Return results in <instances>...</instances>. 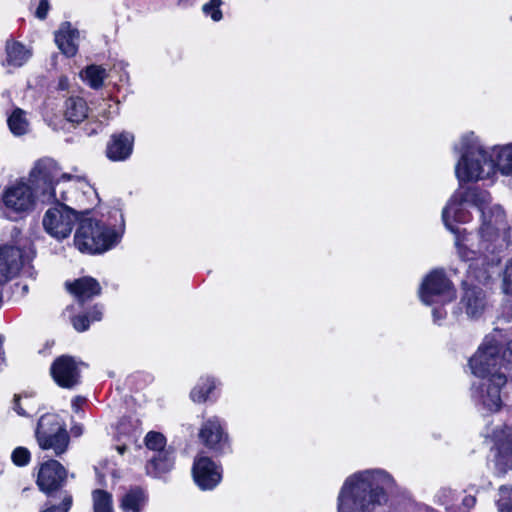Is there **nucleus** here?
<instances>
[{"label":"nucleus","mask_w":512,"mask_h":512,"mask_svg":"<svg viewBox=\"0 0 512 512\" xmlns=\"http://www.w3.org/2000/svg\"><path fill=\"white\" fill-rule=\"evenodd\" d=\"M460 258L470 262L468 272L478 282L490 278L489 268L500 262L502 252L512 247L510 229L504 210L500 205H492L481 213V225L477 234H468L455 240Z\"/></svg>","instance_id":"1"},{"label":"nucleus","mask_w":512,"mask_h":512,"mask_svg":"<svg viewBox=\"0 0 512 512\" xmlns=\"http://www.w3.org/2000/svg\"><path fill=\"white\" fill-rule=\"evenodd\" d=\"M497 335L485 337L478 351L469 360L472 373L481 379L472 385V399L486 412H497L502 406L501 390L512 366V340L503 343Z\"/></svg>","instance_id":"2"},{"label":"nucleus","mask_w":512,"mask_h":512,"mask_svg":"<svg viewBox=\"0 0 512 512\" xmlns=\"http://www.w3.org/2000/svg\"><path fill=\"white\" fill-rule=\"evenodd\" d=\"M36 191L42 203H55L43 216L42 225L47 234L58 241L70 236L75 224L79 222V214L65 204L69 201L68 194L72 191L73 176L62 173L57 163L50 158L36 163Z\"/></svg>","instance_id":"3"},{"label":"nucleus","mask_w":512,"mask_h":512,"mask_svg":"<svg viewBox=\"0 0 512 512\" xmlns=\"http://www.w3.org/2000/svg\"><path fill=\"white\" fill-rule=\"evenodd\" d=\"M397 484L387 471L368 469L356 472L343 483L337 497L338 512H376L385 505Z\"/></svg>","instance_id":"4"},{"label":"nucleus","mask_w":512,"mask_h":512,"mask_svg":"<svg viewBox=\"0 0 512 512\" xmlns=\"http://www.w3.org/2000/svg\"><path fill=\"white\" fill-rule=\"evenodd\" d=\"M454 149L461 153L455 167L460 183L491 178L496 170L503 175H512V143L493 147L488 152L473 132L461 138L460 146Z\"/></svg>","instance_id":"5"},{"label":"nucleus","mask_w":512,"mask_h":512,"mask_svg":"<svg viewBox=\"0 0 512 512\" xmlns=\"http://www.w3.org/2000/svg\"><path fill=\"white\" fill-rule=\"evenodd\" d=\"M74 235V245L82 253L101 254L114 247L120 239L115 229L93 219L79 220Z\"/></svg>","instance_id":"6"},{"label":"nucleus","mask_w":512,"mask_h":512,"mask_svg":"<svg viewBox=\"0 0 512 512\" xmlns=\"http://www.w3.org/2000/svg\"><path fill=\"white\" fill-rule=\"evenodd\" d=\"M35 436L42 450L52 451L55 457H61L68 451L70 436L65 422L56 414H45L40 417Z\"/></svg>","instance_id":"7"},{"label":"nucleus","mask_w":512,"mask_h":512,"mask_svg":"<svg viewBox=\"0 0 512 512\" xmlns=\"http://www.w3.org/2000/svg\"><path fill=\"white\" fill-rule=\"evenodd\" d=\"M36 166L31 172V182L33 187L26 183L19 182L8 187L2 195V203L5 214L10 219H16L14 215H22L30 211L35 200H39L36 191Z\"/></svg>","instance_id":"8"},{"label":"nucleus","mask_w":512,"mask_h":512,"mask_svg":"<svg viewBox=\"0 0 512 512\" xmlns=\"http://www.w3.org/2000/svg\"><path fill=\"white\" fill-rule=\"evenodd\" d=\"M419 297L425 305L452 302L456 298L454 285L442 269L431 271L423 279L419 288Z\"/></svg>","instance_id":"9"},{"label":"nucleus","mask_w":512,"mask_h":512,"mask_svg":"<svg viewBox=\"0 0 512 512\" xmlns=\"http://www.w3.org/2000/svg\"><path fill=\"white\" fill-rule=\"evenodd\" d=\"M67 476L66 468L59 461L49 459L41 464L36 482L39 489L48 497H55L57 494L61 497Z\"/></svg>","instance_id":"10"},{"label":"nucleus","mask_w":512,"mask_h":512,"mask_svg":"<svg viewBox=\"0 0 512 512\" xmlns=\"http://www.w3.org/2000/svg\"><path fill=\"white\" fill-rule=\"evenodd\" d=\"M50 373L54 381L62 388L72 389L80 383V370L75 359L62 355L54 360Z\"/></svg>","instance_id":"11"},{"label":"nucleus","mask_w":512,"mask_h":512,"mask_svg":"<svg viewBox=\"0 0 512 512\" xmlns=\"http://www.w3.org/2000/svg\"><path fill=\"white\" fill-rule=\"evenodd\" d=\"M192 474L202 490L215 488L222 479L221 468L207 456H199L194 460Z\"/></svg>","instance_id":"12"},{"label":"nucleus","mask_w":512,"mask_h":512,"mask_svg":"<svg viewBox=\"0 0 512 512\" xmlns=\"http://www.w3.org/2000/svg\"><path fill=\"white\" fill-rule=\"evenodd\" d=\"M199 438L208 449L217 454L224 453L229 447L228 435L218 417H212L203 423Z\"/></svg>","instance_id":"13"},{"label":"nucleus","mask_w":512,"mask_h":512,"mask_svg":"<svg viewBox=\"0 0 512 512\" xmlns=\"http://www.w3.org/2000/svg\"><path fill=\"white\" fill-rule=\"evenodd\" d=\"M464 204H466V201L454 199L453 194L442 211L444 225L456 235V238L459 237L460 239H463L466 235L461 236L460 231L454 227L453 222L467 223L472 218L471 213L464 207Z\"/></svg>","instance_id":"14"},{"label":"nucleus","mask_w":512,"mask_h":512,"mask_svg":"<svg viewBox=\"0 0 512 512\" xmlns=\"http://www.w3.org/2000/svg\"><path fill=\"white\" fill-rule=\"evenodd\" d=\"M134 146V135L123 131L111 135L106 146V156L111 161H125L132 152Z\"/></svg>","instance_id":"15"},{"label":"nucleus","mask_w":512,"mask_h":512,"mask_svg":"<svg viewBox=\"0 0 512 512\" xmlns=\"http://www.w3.org/2000/svg\"><path fill=\"white\" fill-rule=\"evenodd\" d=\"M23 265V254L14 246L0 247V285L15 276Z\"/></svg>","instance_id":"16"},{"label":"nucleus","mask_w":512,"mask_h":512,"mask_svg":"<svg viewBox=\"0 0 512 512\" xmlns=\"http://www.w3.org/2000/svg\"><path fill=\"white\" fill-rule=\"evenodd\" d=\"M66 287L80 304H84L86 301L101 293L99 282L92 277H82L72 283L67 282Z\"/></svg>","instance_id":"17"},{"label":"nucleus","mask_w":512,"mask_h":512,"mask_svg":"<svg viewBox=\"0 0 512 512\" xmlns=\"http://www.w3.org/2000/svg\"><path fill=\"white\" fill-rule=\"evenodd\" d=\"M461 303L470 318H478L486 306L483 289L478 286L465 287Z\"/></svg>","instance_id":"18"},{"label":"nucleus","mask_w":512,"mask_h":512,"mask_svg":"<svg viewBox=\"0 0 512 512\" xmlns=\"http://www.w3.org/2000/svg\"><path fill=\"white\" fill-rule=\"evenodd\" d=\"M454 199L466 201L467 204L475 206L481 213H483V210H488L492 206L490 193L476 186L466 189L460 187L454 192Z\"/></svg>","instance_id":"19"},{"label":"nucleus","mask_w":512,"mask_h":512,"mask_svg":"<svg viewBox=\"0 0 512 512\" xmlns=\"http://www.w3.org/2000/svg\"><path fill=\"white\" fill-rule=\"evenodd\" d=\"M79 31L71 27L69 22L61 25L60 29L55 32V42L59 50L67 57H73L78 51L77 39Z\"/></svg>","instance_id":"20"},{"label":"nucleus","mask_w":512,"mask_h":512,"mask_svg":"<svg viewBox=\"0 0 512 512\" xmlns=\"http://www.w3.org/2000/svg\"><path fill=\"white\" fill-rule=\"evenodd\" d=\"M174 466L173 451L165 450L155 454L146 464L148 475L153 477H161L172 470Z\"/></svg>","instance_id":"21"},{"label":"nucleus","mask_w":512,"mask_h":512,"mask_svg":"<svg viewBox=\"0 0 512 512\" xmlns=\"http://www.w3.org/2000/svg\"><path fill=\"white\" fill-rule=\"evenodd\" d=\"M495 466L499 473H506L512 469V437L505 440L496 439Z\"/></svg>","instance_id":"22"},{"label":"nucleus","mask_w":512,"mask_h":512,"mask_svg":"<svg viewBox=\"0 0 512 512\" xmlns=\"http://www.w3.org/2000/svg\"><path fill=\"white\" fill-rule=\"evenodd\" d=\"M5 52L6 59L2 62L3 66L21 67L31 56L30 51L23 44L13 40H7Z\"/></svg>","instance_id":"23"},{"label":"nucleus","mask_w":512,"mask_h":512,"mask_svg":"<svg viewBox=\"0 0 512 512\" xmlns=\"http://www.w3.org/2000/svg\"><path fill=\"white\" fill-rule=\"evenodd\" d=\"M64 116L69 122L80 123L88 116V105L79 96H71L64 103Z\"/></svg>","instance_id":"24"},{"label":"nucleus","mask_w":512,"mask_h":512,"mask_svg":"<svg viewBox=\"0 0 512 512\" xmlns=\"http://www.w3.org/2000/svg\"><path fill=\"white\" fill-rule=\"evenodd\" d=\"M147 500L146 492L140 487H135L122 497L120 507L124 512H141Z\"/></svg>","instance_id":"25"},{"label":"nucleus","mask_w":512,"mask_h":512,"mask_svg":"<svg viewBox=\"0 0 512 512\" xmlns=\"http://www.w3.org/2000/svg\"><path fill=\"white\" fill-rule=\"evenodd\" d=\"M8 127L15 136H22L29 131V122L26 113L20 108L13 110L7 119Z\"/></svg>","instance_id":"26"},{"label":"nucleus","mask_w":512,"mask_h":512,"mask_svg":"<svg viewBox=\"0 0 512 512\" xmlns=\"http://www.w3.org/2000/svg\"><path fill=\"white\" fill-rule=\"evenodd\" d=\"M216 383L213 378H201L197 385L192 389L190 397L194 402H205L212 391L215 389Z\"/></svg>","instance_id":"27"},{"label":"nucleus","mask_w":512,"mask_h":512,"mask_svg":"<svg viewBox=\"0 0 512 512\" xmlns=\"http://www.w3.org/2000/svg\"><path fill=\"white\" fill-rule=\"evenodd\" d=\"M106 76V70L98 65H90L82 72L83 79L93 89L101 88Z\"/></svg>","instance_id":"28"},{"label":"nucleus","mask_w":512,"mask_h":512,"mask_svg":"<svg viewBox=\"0 0 512 512\" xmlns=\"http://www.w3.org/2000/svg\"><path fill=\"white\" fill-rule=\"evenodd\" d=\"M93 512H114L112 495L102 489L92 492Z\"/></svg>","instance_id":"29"},{"label":"nucleus","mask_w":512,"mask_h":512,"mask_svg":"<svg viewBox=\"0 0 512 512\" xmlns=\"http://www.w3.org/2000/svg\"><path fill=\"white\" fill-rule=\"evenodd\" d=\"M145 445L149 450L155 451L157 454L160 451L166 450V438L160 432L150 431L145 436Z\"/></svg>","instance_id":"30"},{"label":"nucleus","mask_w":512,"mask_h":512,"mask_svg":"<svg viewBox=\"0 0 512 512\" xmlns=\"http://www.w3.org/2000/svg\"><path fill=\"white\" fill-rule=\"evenodd\" d=\"M499 498L496 500L499 512H504L505 508L512 504V486L502 485L498 490Z\"/></svg>","instance_id":"31"},{"label":"nucleus","mask_w":512,"mask_h":512,"mask_svg":"<svg viewBox=\"0 0 512 512\" xmlns=\"http://www.w3.org/2000/svg\"><path fill=\"white\" fill-rule=\"evenodd\" d=\"M221 4L222 0H210L203 5L202 11L206 16H210L213 21L218 22L223 17L220 9Z\"/></svg>","instance_id":"32"},{"label":"nucleus","mask_w":512,"mask_h":512,"mask_svg":"<svg viewBox=\"0 0 512 512\" xmlns=\"http://www.w3.org/2000/svg\"><path fill=\"white\" fill-rule=\"evenodd\" d=\"M72 495L68 492H61V504L48 506L42 512H68L72 506Z\"/></svg>","instance_id":"33"},{"label":"nucleus","mask_w":512,"mask_h":512,"mask_svg":"<svg viewBox=\"0 0 512 512\" xmlns=\"http://www.w3.org/2000/svg\"><path fill=\"white\" fill-rule=\"evenodd\" d=\"M31 454L25 447H17L13 450L11 459L17 466H26L30 462Z\"/></svg>","instance_id":"34"},{"label":"nucleus","mask_w":512,"mask_h":512,"mask_svg":"<svg viewBox=\"0 0 512 512\" xmlns=\"http://www.w3.org/2000/svg\"><path fill=\"white\" fill-rule=\"evenodd\" d=\"M502 289L505 294L512 296V258L506 263L503 272Z\"/></svg>","instance_id":"35"},{"label":"nucleus","mask_w":512,"mask_h":512,"mask_svg":"<svg viewBox=\"0 0 512 512\" xmlns=\"http://www.w3.org/2000/svg\"><path fill=\"white\" fill-rule=\"evenodd\" d=\"M91 320L88 315L81 314L72 318V325L78 332L86 331L90 326Z\"/></svg>","instance_id":"36"},{"label":"nucleus","mask_w":512,"mask_h":512,"mask_svg":"<svg viewBox=\"0 0 512 512\" xmlns=\"http://www.w3.org/2000/svg\"><path fill=\"white\" fill-rule=\"evenodd\" d=\"M49 9L50 5L48 0H40L35 12V16L40 20H44L47 17Z\"/></svg>","instance_id":"37"},{"label":"nucleus","mask_w":512,"mask_h":512,"mask_svg":"<svg viewBox=\"0 0 512 512\" xmlns=\"http://www.w3.org/2000/svg\"><path fill=\"white\" fill-rule=\"evenodd\" d=\"M102 307L94 306L93 309L89 312L88 316L91 321H99L102 319Z\"/></svg>","instance_id":"38"},{"label":"nucleus","mask_w":512,"mask_h":512,"mask_svg":"<svg viewBox=\"0 0 512 512\" xmlns=\"http://www.w3.org/2000/svg\"><path fill=\"white\" fill-rule=\"evenodd\" d=\"M13 409L19 414L20 416H28L29 414L23 409V407L20 404V396L15 395L14 401H13Z\"/></svg>","instance_id":"39"},{"label":"nucleus","mask_w":512,"mask_h":512,"mask_svg":"<svg viewBox=\"0 0 512 512\" xmlns=\"http://www.w3.org/2000/svg\"><path fill=\"white\" fill-rule=\"evenodd\" d=\"M433 320L435 323H439V321L443 320L446 316V312L444 309L436 307L432 311Z\"/></svg>","instance_id":"40"},{"label":"nucleus","mask_w":512,"mask_h":512,"mask_svg":"<svg viewBox=\"0 0 512 512\" xmlns=\"http://www.w3.org/2000/svg\"><path fill=\"white\" fill-rule=\"evenodd\" d=\"M85 402V398H82L80 396L75 397L72 400V409L75 413H79L81 405Z\"/></svg>","instance_id":"41"},{"label":"nucleus","mask_w":512,"mask_h":512,"mask_svg":"<svg viewBox=\"0 0 512 512\" xmlns=\"http://www.w3.org/2000/svg\"><path fill=\"white\" fill-rule=\"evenodd\" d=\"M70 432L73 434V436L79 437L83 433V426L81 424H74L72 425Z\"/></svg>","instance_id":"42"},{"label":"nucleus","mask_w":512,"mask_h":512,"mask_svg":"<svg viewBox=\"0 0 512 512\" xmlns=\"http://www.w3.org/2000/svg\"><path fill=\"white\" fill-rule=\"evenodd\" d=\"M69 86V80L67 77L65 76H62L59 78V81H58V89L60 90H66Z\"/></svg>","instance_id":"43"},{"label":"nucleus","mask_w":512,"mask_h":512,"mask_svg":"<svg viewBox=\"0 0 512 512\" xmlns=\"http://www.w3.org/2000/svg\"><path fill=\"white\" fill-rule=\"evenodd\" d=\"M475 502H476V499H475V497H472V496H466L463 499V505L467 508L473 507L475 505Z\"/></svg>","instance_id":"44"},{"label":"nucleus","mask_w":512,"mask_h":512,"mask_svg":"<svg viewBox=\"0 0 512 512\" xmlns=\"http://www.w3.org/2000/svg\"><path fill=\"white\" fill-rule=\"evenodd\" d=\"M194 0H178V5L182 7H187L192 5Z\"/></svg>","instance_id":"45"},{"label":"nucleus","mask_w":512,"mask_h":512,"mask_svg":"<svg viewBox=\"0 0 512 512\" xmlns=\"http://www.w3.org/2000/svg\"><path fill=\"white\" fill-rule=\"evenodd\" d=\"M125 450H126L125 446L118 447V451H119L120 454H123Z\"/></svg>","instance_id":"46"},{"label":"nucleus","mask_w":512,"mask_h":512,"mask_svg":"<svg viewBox=\"0 0 512 512\" xmlns=\"http://www.w3.org/2000/svg\"><path fill=\"white\" fill-rule=\"evenodd\" d=\"M504 512H512V504L510 506H508L507 508H505Z\"/></svg>","instance_id":"47"},{"label":"nucleus","mask_w":512,"mask_h":512,"mask_svg":"<svg viewBox=\"0 0 512 512\" xmlns=\"http://www.w3.org/2000/svg\"><path fill=\"white\" fill-rule=\"evenodd\" d=\"M424 512H434L433 510L426 509Z\"/></svg>","instance_id":"48"},{"label":"nucleus","mask_w":512,"mask_h":512,"mask_svg":"<svg viewBox=\"0 0 512 512\" xmlns=\"http://www.w3.org/2000/svg\"><path fill=\"white\" fill-rule=\"evenodd\" d=\"M23 290H24V291H27V286H26V285H25V286H23Z\"/></svg>","instance_id":"49"}]
</instances>
